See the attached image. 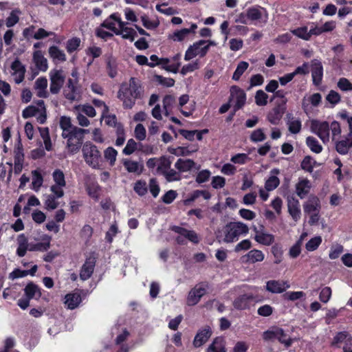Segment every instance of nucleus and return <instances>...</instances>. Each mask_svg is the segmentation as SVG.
<instances>
[{"label":"nucleus","instance_id":"1","mask_svg":"<svg viewBox=\"0 0 352 352\" xmlns=\"http://www.w3.org/2000/svg\"><path fill=\"white\" fill-rule=\"evenodd\" d=\"M144 89L140 80L137 78L131 77L129 85L122 84L118 91V98L122 101L124 109H132L137 99L142 97Z\"/></svg>","mask_w":352,"mask_h":352},{"label":"nucleus","instance_id":"2","mask_svg":"<svg viewBox=\"0 0 352 352\" xmlns=\"http://www.w3.org/2000/svg\"><path fill=\"white\" fill-rule=\"evenodd\" d=\"M224 234L223 241L225 243H233L239 239L242 234H247L249 232L248 226L240 221L230 222L222 229Z\"/></svg>","mask_w":352,"mask_h":352},{"label":"nucleus","instance_id":"3","mask_svg":"<svg viewBox=\"0 0 352 352\" xmlns=\"http://www.w3.org/2000/svg\"><path fill=\"white\" fill-rule=\"evenodd\" d=\"M83 158L85 162L94 169L100 168L102 155L98 147L91 142H86L82 147Z\"/></svg>","mask_w":352,"mask_h":352},{"label":"nucleus","instance_id":"4","mask_svg":"<svg viewBox=\"0 0 352 352\" xmlns=\"http://www.w3.org/2000/svg\"><path fill=\"white\" fill-rule=\"evenodd\" d=\"M172 161L170 157L166 155H162L160 157H152L148 159L146 162V166L150 170L155 168L154 174L162 175L164 176L166 171L170 169Z\"/></svg>","mask_w":352,"mask_h":352},{"label":"nucleus","instance_id":"5","mask_svg":"<svg viewBox=\"0 0 352 352\" xmlns=\"http://www.w3.org/2000/svg\"><path fill=\"white\" fill-rule=\"evenodd\" d=\"M311 130L320 138L323 143L329 141V124L327 122L313 120L311 122Z\"/></svg>","mask_w":352,"mask_h":352},{"label":"nucleus","instance_id":"6","mask_svg":"<svg viewBox=\"0 0 352 352\" xmlns=\"http://www.w3.org/2000/svg\"><path fill=\"white\" fill-rule=\"evenodd\" d=\"M206 43L205 40H200L190 45L186 52L184 59L190 60L197 56L204 57L208 52V47L203 46Z\"/></svg>","mask_w":352,"mask_h":352},{"label":"nucleus","instance_id":"7","mask_svg":"<svg viewBox=\"0 0 352 352\" xmlns=\"http://www.w3.org/2000/svg\"><path fill=\"white\" fill-rule=\"evenodd\" d=\"M50 92L53 94H57L61 89L65 80L62 69H53L50 73Z\"/></svg>","mask_w":352,"mask_h":352},{"label":"nucleus","instance_id":"8","mask_svg":"<svg viewBox=\"0 0 352 352\" xmlns=\"http://www.w3.org/2000/svg\"><path fill=\"white\" fill-rule=\"evenodd\" d=\"M287 99H284L276 104L267 114V119L272 124H278L286 111Z\"/></svg>","mask_w":352,"mask_h":352},{"label":"nucleus","instance_id":"9","mask_svg":"<svg viewBox=\"0 0 352 352\" xmlns=\"http://www.w3.org/2000/svg\"><path fill=\"white\" fill-rule=\"evenodd\" d=\"M96 258L90 256L86 258L80 271V278L82 280L89 279L93 274L96 266Z\"/></svg>","mask_w":352,"mask_h":352},{"label":"nucleus","instance_id":"10","mask_svg":"<svg viewBox=\"0 0 352 352\" xmlns=\"http://www.w3.org/2000/svg\"><path fill=\"white\" fill-rule=\"evenodd\" d=\"M78 82V79L69 78L63 91L65 97L72 102L76 100L80 94L79 89L76 86Z\"/></svg>","mask_w":352,"mask_h":352},{"label":"nucleus","instance_id":"11","mask_svg":"<svg viewBox=\"0 0 352 352\" xmlns=\"http://www.w3.org/2000/svg\"><path fill=\"white\" fill-rule=\"evenodd\" d=\"M231 96L234 98L235 104H234V112L241 109L246 101V94L245 91L237 86L231 87Z\"/></svg>","mask_w":352,"mask_h":352},{"label":"nucleus","instance_id":"12","mask_svg":"<svg viewBox=\"0 0 352 352\" xmlns=\"http://www.w3.org/2000/svg\"><path fill=\"white\" fill-rule=\"evenodd\" d=\"M290 285L284 280H268L266 283V290L272 294H280L289 288Z\"/></svg>","mask_w":352,"mask_h":352},{"label":"nucleus","instance_id":"13","mask_svg":"<svg viewBox=\"0 0 352 352\" xmlns=\"http://www.w3.org/2000/svg\"><path fill=\"white\" fill-rule=\"evenodd\" d=\"M212 335V330L209 326H205L202 329L199 330L196 334L193 345L195 347L198 348L204 344Z\"/></svg>","mask_w":352,"mask_h":352},{"label":"nucleus","instance_id":"14","mask_svg":"<svg viewBox=\"0 0 352 352\" xmlns=\"http://www.w3.org/2000/svg\"><path fill=\"white\" fill-rule=\"evenodd\" d=\"M287 208L288 212L292 216L293 220L297 222L301 217L299 201L293 197H288Z\"/></svg>","mask_w":352,"mask_h":352},{"label":"nucleus","instance_id":"15","mask_svg":"<svg viewBox=\"0 0 352 352\" xmlns=\"http://www.w3.org/2000/svg\"><path fill=\"white\" fill-rule=\"evenodd\" d=\"M122 164L129 173L140 175L144 170V165L136 161L129 159H122Z\"/></svg>","mask_w":352,"mask_h":352},{"label":"nucleus","instance_id":"16","mask_svg":"<svg viewBox=\"0 0 352 352\" xmlns=\"http://www.w3.org/2000/svg\"><path fill=\"white\" fill-rule=\"evenodd\" d=\"M265 256L262 251L254 249L249 251L246 254L241 256V259L245 263H255L264 260Z\"/></svg>","mask_w":352,"mask_h":352},{"label":"nucleus","instance_id":"17","mask_svg":"<svg viewBox=\"0 0 352 352\" xmlns=\"http://www.w3.org/2000/svg\"><path fill=\"white\" fill-rule=\"evenodd\" d=\"M311 76L313 82L316 85L321 83L323 76V67L320 61L314 59L311 64Z\"/></svg>","mask_w":352,"mask_h":352},{"label":"nucleus","instance_id":"18","mask_svg":"<svg viewBox=\"0 0 352 352\" xmlns=\"http://www.w3.org/2000/svg\"><path fill=\"white\" fill-rule=\"evenodd\" d=\"M175 167L180 173L188 172L191 170L192 168L199 170L200 166H197L196 163L190 159H182L177 160L175 164Z\"/></svg>","mask_w":352,"mask_h":352},{"label":"nucleus","instance_id":"19","mask_svg":"<svg viewBox=\"0 0 352 352\" xmlns=\"http://www.w3.org/2000/svg\"><path fill=\"white\" fill-rule=\"evenodd\" d=\"M206 294V289L201 287H195L192 289L187 298V304L189 306L195 305L199 302L201 298Z\"/></svg>","mask_w":352,"mask_h":352},{"label":"nucleus","instance_id":"20","mask_svg":"<svg viewBox=\"0 0 352 352\" xmlns=\"http://www.w3.org/2000/svg\"><path fill=\"white\" fill-rule=\"evenodd\" d=\"M170 229L172 231L179 234L181 236H183L184 238L195 244L199 242L197 233L193 230H188L184 228L177 226H173Z\"/></svg>","mask_w":352,"mask_h":352},{"label":"nucleus","instance_id":"21","mask_svg":"<svg viewBox=\"0 0 352 352\" xmlns=\"http://www.w3.org/2000/svg\"><path fill=\"white\" fill-rule=\"evenodd\" d=\"M321 208V204L317 197L310 198L303 204L304 212L306 214H311L314 213H319Z\"/></svg>","mask_w":352,"mask_h":352},{"label":"nucleus","instance_id":"22","mask_svg":"<svg viewBox=\"0 0 352 352\" xmlns=\"http://www.w3.org/2000/svg\"><path fill=\"white\" fill-rule=\"evenodd\" d=\"M254 299L252 294H244L238 296L233 302V306L239 310L245 309L248 307L250 301Z\"/></svg>","mask_w":352,"mask_h":352},{"label":"nucleus","instance_id":"23","mask_svg":"<svg viewBox=\"0 0 352 352\" xmlns=\"http://www.w3.org/2000/svg\"><path fill=\"white\" fill-rule=\"evenodd\" d=\"M170 63V60L167 58H160L158 63H149L148 66L151 67H154L157 65H161L162 67L166 71L170 72L173 73H177L179 68L181 65L180 63H173L171 65H168Z\"/></svg>","mask_w":352,"mask_h":352},{"label":"nucleus","instance_id":"24","mask_svg":"<svg viewBox=\"0 0 352 352\" xmlns=\"http://www.w3.org/2000/svg\"><path fill=\"white\" fill-rule=\"evenodd\" d=\"M65 299V304L69 309H74L78 307L82 300L80 295L76 293L67 294Z\"/></svg>","mask_w":352,"mask_h":352},{"label":"nucleus","instance_id":"25","mask_svg":"<svg viewBox=\"0 0 352 352\" xmlns=\"http://www.w3.org/2000/svg\"><path fill=\"white\" fill-rule=\"evenodd\" d=\"M310 188V182L307 179H302L296 185V194L302 199L309 193Z\"/></svg>","mask_w":352,"mask_h":352},{"label":"nucleus","instance_id":"26","mask_svg":"<svg viewBox=\"0 0 352 352\" xmlns=\"http://www.w3.org/2000/svg\"><path fill=\"white\" fill-rule=\"evenodd\" d=\"M25 296L30 299L39 298L41 296V292L38 285L32 282H30L24 289Z\"/></svg>","mask_w":352,"mask_h":352},{"label":"nucleus","instance_id":"27","mask_svg":"<svg viewBox=\"0 0 352 352\" xmlns=\"http://www.w3.org/2000/svg\"><path fill=\"white\" fill-rule=\"evenodd\" d=\"M84 135L80 139L78 138H70L67 142V148L71 154L78 153L82 146Z\"/></svg>","mask_w":352,"mask_h":352},{"label":"nucleus","instance_id":"28","mask_svg":"<svg viewBox=\"0 0 352 352\" xmlns=\"http://www.w3.org/2000/svg\"><path fill=\"white\" fill-rule=\"evenodd\" d=\"M33 60L39 70L45 72L47 69V60L43 55L41 51L37 50L34 52Z\"/></svg>","mask_w":352,"mask_h":352},{"label":"nucleus","instance_id":"29","mask_svg":"<svg viewBox=\"0 0 352 352\" xmlns=\"http://www.w3.org/2000/svg\"><path fill=\"white\" fill-rule=\"evenodd\" d=\"M88 131L86 129H83L81 128H78L76 126H74L73 128H71L69 129H66L65 131H63L62 133V137L65 139L69 140L71 138H78L80 139L82 135H85V133H87Z\"/></svg>","mask_w":352,"mask_h":352},{"label":"nucleus","instance_id":"30","mask_svg":"<svg viewBox=\"0 0 352 352\" xmlns=\"http://www.w3.org/2000/svg\"><path fill=\"white\" fill-rule=\"evenodd\" d=\"M207 352H226L224 339L222 337L215 338L208 347Z\"/></svg>","mask_w":352,"mask_h":352},{"label":"nucleus","instance_id":"31","mask_svg":"<svg viewBox=\"0 0 352 352\" xmlns=\"http://www.w3.org/2000/svg\"><path fill=\"white\" fill-rule=\"evenodd\" d=\"M49 55L54 61L58 60L64 62L66 60V56L64 52L60 50L57 46H51L48 50Z\"/></svg>","mask_w":352,"mask_h":352},{"label":"nucleus","instance_id":"32","mask_svg":"<svg viewBox=\"0 0 352 352\" xmlns=\"http://www.w3.org/2000/svg\"><path fill=\"white\" fill-rule=\"evenodd\" d=\"M254 239L256 242L264 245H270L274 241V236L272 234L265 233L263 231L256 234Z\"/></svg>","mask_w":352,"mask_h":352},{"label":"nucleus","instance_id":"33","mask_svg":"<svg viewBox=\"0 0 352 352\" xmlns=\"http://www.w3.org/2000/svg\"><path fill=\"white\" fill-rule=\"evenodd\" d=\"M287 118L289 119V131L293 134L298 133L301 129V122L299 120H294L291 113L287 114Z\"/></svg>","mask_w":352,"mask_h":352},{"label":"nucleus","instance_id":"34","mask_svg":"<svg viewBox=\"0 0 352 352\" xmlns=\"http://www.w3.org/2000/svg\"><path fill=\"white\" fill-rule=\"evenodd\" d=\"M198 150V146H196L195 148L190 151L187 147L178 146L177 148H168V151L171 154L177 156H186L190 155L192 153L196 152Z\"/></svg>","mask_w":352,"mask_h":352},{"label":"nucleus","instance_id":"35","mask_svg":"<svg viewBox=\"0 0 352 352\" xmlns=\"http://www.w3.org/2000/svg\"><path fill=\"white\" fill-rule=\"evenodd\" d=\"M351 147H352V140L349 142L348 140H342L336 142V149L341 155L348 153L349 149Z\"/></svg>","mask_w":352,"mask_h":352},{"label":"nucleus","instance_id":"36","mask_svg":"<svg viewBox=\"0 0 352 352\" xmlns=\"http://www.w3.org/2000/svg\"><path fill=\"white\" fill-rule=\"evenodd\" d=\"M306 144L314 153H320L322 151V146L314 137H307L306 139Z\"/></svg>","mask_w":352,"mask_h":352},{"label":"nucleus","instance_id":"37","mask_svg":"<svg viewBox=\"0 0 352 352\" xmlns=\"http://www.w3.org/2000/svg\"><path fill=\"white\" fill-rule=\"evenodd\" d=\"M116 35H121L124 39H129L131 42L134 41L135 36H137L136 31L132 28H126L122 30H118L116 32Z\"/></svg>","mask_w":352,"mask_h":352},{"label":"nucleus","instance_id":"38","mask_svg":"<svg viewBox=\"0 0 352 352\" xmlns=\"http://www.w3.org/2000/svg\"><path fill=\"white\" fill-rule=\"evenodd\" d=\"M117 155V151L111 146L108 147L104 151V158L109 162L111 166H113L115 164Z\"/></svg>","mask_w":352,"mask_h":352},{"label":"nucleus","instance_id":"39","mask_svg":"<svg viewBox=\"0 0 352 352\" xmlns=\"http://www.w3.org/2000/svg\"><path fill=\"white\" fill-rule=\"evenodd\" d=\"M315 164L316 161H314L311 156L307 155L305 156L301 162L300 166L302 169L311 173L314 170Z\"/></svg>","mask_w":352,"mask_h":352},{"label":"nucleus","instance_id":"40","mask_svg":"<svg viewBox=\"0 0 352 352\" xmlns=\"http://www.w3.org/2000/svg\"><path fill=\"white\" fill-rule=\"evenodd\" d=\"M32 188L38 191L39 188L42 186L43 179L41 173L37 170H34L32 172Z\"/></svg>","mask_w":352,"mask_h":352},{"label":"nucleus","instance_id":"41","mask_svg":"<svg viewBox=\"0 0 352 352\" xmlns=\"http://www.w3.org/2000/svg\"><path fill=\"white\" fill-rule=\"evenodd\" d=\"M14 153V159L15 161H24L23 148L20 138H19L17 142L15 144Z\"/></svg>","mask_w":352,"mask_h":352},{"label":"nucleus","instance_id":"42","mask_svg":"<svg viewBox=\"0 0 352 352\" xmlns=\"http://www.w3.org/2000/svg\"><path fill=\"white\" fill-rule=\"evenodd\" d=\"M248 63L245 61H241L238 64L236 69L233 74L232 79L234 80H239L242 74L248 69Z\"/></svg>","mask_w":352,"mask_h":352},{"label":"nucleus","instance_id":"43","mask_svg":"<svg viewBox=\"0 0 352 352\" xmlns=\"http://www.w3.org/2000/svg\"><path fill=\"white\" fill-rule=\"evenodd\" d=\"M53 179L55 182V185L60 186H65L66 182L65 179V175L63 172L60 169H56L52 174Z\"/></svg>","mask_w":352,"mask_h":352},{"label":"nucleus","instance_id":"44","mask_svg":"<svg viewBox=\"0 0 352 352\" xmlns=\"http://www.w3.org/2000/svg\"><path fill=\"white\" fill-rule=\"evenodd\" d=\"M139 144L133 140L129 139L127 141L126 146L124 148L122 153L126 155H130L134 153L135 151L138 150Z\"/></svg>","mask_w":352,"mask_h":352},{"label":"nucleus","instance_id":"45","mask_svg":"<svg viewBox=\"0 0 352 352\" xmlns=\"http://www.w3.org/2000/svg\"><path fill=\"white\" fill-rule=\"evenodd\" d=\"M292 32L294 35L305 41H308L310 39L309 32L307 30V28L305 26L298 28L295 30H293Z\"/></svg>","mask_w":352,"mask_h":352},{"label":"nucleus","instance_id":"46","mask_svg":"<svg viewBox=\"0 0 352 352\" xmlns=\"http://www.w3.org/2000/svg\"><path fill=\"white\" fill-rule=\"evenodd\" d=\"M272 253L275 258L274 263L279 264L283 260V251L279 244H275L272 247Z\"/></svg>","mask_w":352,"mask_h":352},{"label":"nucleus","instance_id":"47","mask_svg":"<svg viewBox=\"0 0 352 352\" xmlns=\"http://www.w3.org/2000/svg\"><path fill=\"white\" fill-rule=\"evenodd\" d=\"M276 340L283 344L287 348L289 347L292 344V339L281 328H279V333Z\"/></svg>","mask_w":352,"mask_h":352},{"label":"nucleus","instance_id":"48","mask_svg":"<svg viewBox=\"0 0 352 352\" xmlns=\"http://www.w3.org/2000/svg\"><path fill=\"white\" fill-rule=\"evenodd\" d=\"M322 243V238L320 236L311 238L305 245V248L308 251L316 250Z\"/></svg>","mask_w":352,"mask_h":352},{"label":"nucleus","instance_id":"49","mask_svg":"<svg viewBox=\"0 0 352 352\" xmlns=\"http://www.w3.org/2000/svg\"><path fill=\"white\" fill-rule=\"evenodd\" d=\"M164 177L166 179L167 182H174V181H179L182 178L180 172L177 171L174 169L170 168L169 170L166 171Z\"/></svg>","mask_w":352,"mask_h":352},{"label":"nucleus","instance_id":"50","mask_svg":"<svg viewBox=\"0 0 352 352\" xmlns=\"http://www.w3.org/2000/svg\"><path fill=\"white\" fill-rule=\"evenodd\" d=\"M133 189L135 192L140 196L146 195L148 190L146 182L145 181L138 180L135 183Z\"/></svg>","mask_w":352,"mask_h":352},{"label":"nucleus","instance_id":"51","mask_svg":"<svg viewBox=\"0 0 352 352\" xmlns=\"http://www.w3.org/2000/svg\"><path fill=\"white\" fill-rule=\"evenodd\" d=\"M280 184V180L276 176H271L266 181L265 188L267 191H271L276 188Z\"/></svg>","mask_w":352,"mask_h":352},{"label":"nucleus","instance_id":"52","mask_svg":"<svg viewBox=\"0 0 352 352\" xmlns=\"http://www.w3.org/2000/svg\"><path fill=\"white\" fill-rule=\"evenodd\" d=\"M268 96L263 90H258L255 95V102L258 106H265L267 103Z\"/></svg>","mask_w":352,"mask_h":352},{"label":"nucleus","instance_id":"53","mask_svg":"<svg viewBox=\"0 0 352 352\" xmlns=\"http://www.w3.org/2000/svg\"><path fill=\"white\" fill-rule=\"evenodd\" d=\"M154 79L159 84L167 87H173L175 85V80L171 78H165L162 76L156 74L154 76Z\"/></svg>","mask_w":352,"mask_h":352},{"label":"nucleus","instance_id":"54","mask_svg":"<svg viewBox=\"0 0 352 352\" xmlns=\"http://www.w3.org/2000/svg\"><path fill=\"white\" fill-rule=\"evenodd\" d=\"M80 43V39L77 37L69 39L67 41L66 49L69 53H72L79 47Z\"/></svg>","mask_w":352,"mask_h":352},{"label":"nucleus","instance_id":"55","mask_svg":"<svg viewBox=\"0 0 352 352\" xmlns=\"http://www.w3.org/2000/svg\"><path fill=\"white\" fill-rule=\"evenodd\" d=\"M250 139L253 142H262L266 139V135L263 129H258L252 133Z\"/></svg>","mask_w":352,"mask_h":352},{"label":"nucleus","instance_id":"56","mask_svg":"<svg viewBox=\"0 0 352 352\" xmlns=\"http://www.w3.org/2000/svg\"><path fill=\"white\" fill-rule=\"evenodd\" d=\"M337 86L343 91H352V83L346 78H340L337 83Z\"/></svg>","mask_w":352,"mask_h":352},{"label":"nucleus","instance_id":"57","mask_svg":"<svg viewBox=\"0 0 352 352\" xmlns=\"http://www.w3.org/2000/svg\"><path fill=\"white\" fill-rule=\"evenodd\" d=\"M247 17L252 21L259 20L262 17L261 12L256 8H250L247 10Z\"/></svg>","mask_w":352,"mask_h":352},{"label":"nucleus","instance_id":"58","mask_svg":"<svg viewBox=\"0 0 352 352\" xmlns=\"http://www.w3.org/2000/svg\"><path fill=\"white\" fill-rule=\"evenodd\" d=\"M344 248L342 245L337 244L331 248L329 256L331 259H336L343 252Z\"/></svg>","mask_w":352,"mask_h":352},{"label":"nucleus","instance_id":"59","mask_svg":"<svg viewBox=\"0 0 352 352\" xmlns=\"http://www.w3.org/2000/svg\"><path fill=\"white\" fill-rule=\"evenodd\" d=\"M56 197L54 195H48L45 201V208L47 210H54L58 206V202L56 201Z\"/></svg>","mask_w":352,"mask_h":352},{"label":"nucleus","instance_id":"60","mask_svg":"<svg viewBox=\"0 0 352 352\" xmlns=\"http://www.w3.org/2000/svg\"><path fill=\"white\" fill-rule=\"evenodd\" d=\"M326 100L333 105H336L341 100L340 95L334 90H331L326 97Z\"/></svg>","mask_w":352,"mask_h":352},{"label":"nucleus","instance_id":"61","mask_svg":"<svg viewBox=\"0 0 352 352\" xmlns=\"http://www.w3.org/2000/svg\"><path fill=\"white\" fill-rule=\"evenodd\" d=\"M279 327H275L272 329L265 331L263 335V338L265 340H273L277 339Z\"/></svg>","mask_w":352,"mask_h":352},{"label":"nucleus","instance_id":"62","mask_svg":"<svg viewBox=\"0 0 352 352\" xmlns=\"http://www.w3.org/2000/svg\"><path fill=\"white\" fill-rule=\"evenodd\" d=\"M331 131L332 140L334 141L341 133L340 124L337 121H333L329 125V131Z\"/></svg>","mask_w":352,"mask_h":352},{"label":"nucleus","instance_id":"63","mask_svg":"<svg viewBox=\"0 0 352 352\" xmlns=\"http://www.w3.org/2000/svg\"><path fill=\"white\" fill-rule=\"evenodd\" d=\"M175 101V98L171 95H166L163 99V109L165 111V115H168V110L173 106Z\"/></svg>","mask_w":352,"mask_h":352},{"label":"nucleus","instance_id":"64","mask_svg":"<svg viewBox=\"0 0 352 352\" xmlns=\"http://www.w3.org/2000/svg\"><path fill=\"white\" fill-rule=\"evenodd\" d=\"M134 133L135 138L140 141H142L146 138V129L142 124L136 125Z\"/></svg>","mask_w":352,"mask_h":352}]
</instances>
